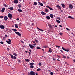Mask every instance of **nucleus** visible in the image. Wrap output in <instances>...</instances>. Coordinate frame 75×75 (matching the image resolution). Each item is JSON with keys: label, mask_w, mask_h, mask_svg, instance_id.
Listing matches in <instances>:
<instances>
[{"label": "nucleus", "mask_w": 75, "mask_h": 75, "mask_svg": "<svg viewBox=\"0 0 75 75\" xmlns=\"http://www.w3.org/2000/svg\"><path fill=\"white\" fill-rule=\"evenodd\" d=\"M8 17L9 18H12L13 17V16L11 14L8 13Z\"/></svg>", "instance_id": "1"}, {"label": "nucleus", "mask_w": 75, "mask_h": 75, "mask_svg": "<svg viewBox=\"0 0 75 75\" xmlns=\"http://www.w3.org/2000/svg\"><path fill=\"white\" fill-rule=\"evenodd\" d=\"M30 75H35V72L33 71H31L30 72Z\"/></svg>", "instance_id": "2"}, {"label": "nucleus", "mask_w": 75, "mask_h": 75, "mask_svg": "<svg viewBox=\"0 0 75 75\" xmlns=\"http://www.w3.org/2000/svg\"><path fill=\"white\" fill-rule=\"evenodd\" d=\"M0 28L1 29H4L5 28V27H4V25H0Z\"/></svg>", "instance_id": "3"}, {"label": "nucleus", "mask_w": 75, "mask_h": 75, "mask_svg": "<svg viewBox=\"0 0 75 75\" xmlns=\"http://www.w3.org/2000/svg\"><path fill=\"white\" fill-rule=\"evenodd\" d=\"M4 19L5 21H7V19H8V17H7V16H4Z\"/></svg>", "instance_id": "4"}, {"label": "nucleus", "mask_w": 75, "mask_h": 75, "mask_svg": "<svg viewBox=\"0 0 75 75\" xmlns=\"http://www.w3.org/2000/svg\"><path fill=\"white\" fill-rule=\"evenodd\" d=\"M69 7L70 8H71V9H72L73 8V6L72 5V4H70L69 5Z\"/></svg>", "instance_id": "5"}, {"label": "nucleus", "mask_w": 75, "mask_h": 75, "mask_svg": "<svg viewBox=\"0 0 75 75\" xmlns=\"http://www.w3.org/2000/svg\"><path fill=\"white\" fill-rule=\"evenodd\" d=\"M13 2L14 3H15L16 4H17V3H18V0H14Z\"/></svg>", "instance_id": "6"}, {"label": "nucleus", "mask_w": 75, "mask_h": 75, "mask_svg": "<svg viewBox=\"0 0 75 75\" xmlns=\"http://www.w3.org/2000/svg\"><path fill=\"white\" fill-rule=\"evenodd\" d=\"M5 10V8H3L1 10V11L2 13H4V12Z\"/></svg>", "instance_id": "7"}, {"label": "nucleus", "mask_w": 75, "mask_h": 75, "mask_svg": "<svg viewBox=\"0 0 75 75\" xmlns=\"http://www.w3.org/2000/svg\"><path fill=\"white\" fill-rule=\"evenodd\" d=\"M45 11L46 13H48L49 12V11L48 9L47 8H45Z\"/></svg>", "instance_id": "8"}, {"label": "nucleus", "mask_w": 75, "mask_h": 75, "mask_svg": "<svg viewBox=\"0 0 75 75\" xmlns=\"http://www.w3.org/2000/svg\"><path fill=\"white\" fill-rule=\"evenodd\" d=\"M48 25L50 28H53L52 26V25H51L50 24H48Z\"/></svg>", "instance_id": "9"}, {"label": "nucleus", "mask_w": 75, "mask_h": 75, "mask_svg": "<svg viewBox=\"0 0 75 75\" xmlns=\"http://www.w3.org/2000/svg\"><path fill=\"white\" fill-rule=\"evenodd\" d=\"M29 46L30 47V48L31 49H33V45H31L30 44H29Z\"/></svg>", "instance_id": "10"}, {"label": "nucleus", "mask_w": 75, "mask_h": 75, "mask_svg": "<svg viewBox=\"0 0 75 75\" xmlns=\"http://www.w3.org/2000/svg\"><path fill=\"white\" fill-rule=\"evenodd\" d=\"M59 9V10H61V8L60 7V6L59 5H57L56 6Z\"/></svg>", "instance_id": "11"}, {"label": "nucleus", "mask_w": 75, "mask_h": 75, "mask_svg": "<svg viewBox=\"0 0 75 75\" xmlns=\"http://www.w3.org/2000/svg\"><path fill=\"white\" fill-rule=\"evenodd\" d=\"M50 16L51 18H54V16H53V15L52 14H50Z\"/></svg>", "instance_id": "12"}, {"label": "nucleus", "mask_w": 75, "mask_h": 75, "mask_svg": "<svg viewBox=\"0 0 75 75\" xmlns=\"http://www.w3.org/2000/svg\"><path fill=\"white\" fill-rule=\"evenodd\" d=\"M38 3H39V4L40 5V6H44L43 4H42L41 2H38Z\"/></svg>", "instance_id": "13"}, {"label": "nucleus", "mask_w": 75, "mask_h": 75, "mask_svg": "<svg viewBox=\"0 0 75 75\" xmlns=\"http://www.w3.org/2000/svg\"><path fill=\"white\" fill-rule=\"evenodd\" d=\"M46 18L47 19V20H50V17L49 16H47L46 17Z\"/></svg>", "instance_id": "14"}, {"label": "nucleus", "mask_w": 75, "mask_h": 75, "mask_svg": "<svg viewBox=\"0 0 75 75\" xmlns=\"http://www.w3.org/2000/svg\"><path fill=\"white\" fill-rule=\"evenodd\" d=\"M41 13L42 14V15H45V14H46V13L43 11L41 12Z\"/></svg>", "instance_id": "15"}, {"label": "nucleus", "mask_w": 75, "mask_h": 75, "mask_svg": "<svg viewBox=\"0 0 75 75\" xmlns=\"http://www.w3.org/2000/svg\"><path fill=\"white\" fill-rule=\"evenodd\" d=\"M52 52V50L50 48H49V52Z\"/></svg>", "instance_id": "16"}, {"label": "nucleus", "mask_w": 75, "mask_h": 75, "mask_svg": "<svg viewBox=\"0 0 75 75\" xmlns=\"http://www.w3.org/2000/svg\"><path fill=\"white\" fill-rule=\"evenodd\" d=\"M61 5L63 7L65 8V4H62Z\"/></svg>", "instance_id": "17"}, {"label": "nucleus", "mask_w": 75, "mask_h": 75, "mask_svg": "<svg viewBox=\"0 0 75 75\" xmlns=\"http://www.w3.org/2000/svg\"><path fill=\"white\" fill-rule=\"evenodd\" d=\"M68 18H71V19H74V18H72L71 16H69Z\"/></svg>", "instance_id": "18"}, {"label": "nucleus", "mask_w": 75, "mask_h": 75, "mask_svg": "<svg viewBox=\"0 0 75 75\" xmlns=\"http://www.w3.org/2000/svg\"><path fill=\"white\" fill-rule=\"evenodd\" d=\"M18 11H19L21 13V12H23V11H22V10H21V9H18Z\"/></svg>", "instance_id": "19"}, {"label": "nucleus", "mask_w": 75, "mask_h": 75, "mask_svg": "<svg viewBox=\"0 0 75 75\" xmlns=\"http://www.w3.org/2000/svg\"><path fill=\"white\" fill-rule=\"evenodd\" d=\"M37 29H38V30H40L41 31H42V32L43 31H44V30H42V29H41L39 28H38V27H37Z\"/></svg>", "instance_id": "20"}, {"label": "nucleus", "mask_w": 75, "mask_h": 75, "mask_svg": "<svg viewBox=\"0 0 75 75\" xmlns=\"http://www.w3.org/2000/svg\"><path fill=\"white\" fill-rule=\"evenodd\" d=\"M25 60L26 61V62H29L30 61V60L29 59H25Z\"/></svg>", "instance_id": "21"}, {"label": "nucleus", "mask_w": 75, "mask_h": 75, "mask_svg": "<svg viewBox=\"0 0 75 75\" xmlns=\"http://www.w3.org/2000/svg\"><path fill=\"white\" fill-rule=\"evenodd\" d=\"M6 42L8 44H11V43H10L8 41V40H6Z\"/></svg>", "instance_id": "22"}, {"label": "nucleus", "mask_w": 75, "mask_h": 75, "mask_svg": "<svg viewBox=\"0 0 75 75\" xmlns=\"http://www.w3.org/2000/svg\"><path fill=\"white\" fill-rule=\"evenodd\" d=\"M34 63H30L29 64V65H30V66H33V65H34Z\"/></svg>", "instance_id": "23"}, {"label": "nucleus", "mask_w": 75, "mask_h": 75, "mask_svg": "<svg viewBox=\"0 0 75 75\" xmlns=\"http://www.w3.org/2000/svg\"><path fill=\"white\" fill-rule=\"evenodd\" d=\"M56 22H57V23H60L61 22V21H60L57 19L56 20Z\"/></svg>", "instance_id": "24"}, {"label": "nucleus", "mask_w": 75, "mask_h": 75, "mask_svg": "<svg viewBox=\"0 0 75 75\" xmlns=\"http://www.w3.org/2000/svg\"><path fill=\"white\" fill-rule=\"evenodd\" d=\"M11 56V58H12V59H13V55H12V54H9Z\"/></svg>", "instance_id": "25"}, {"label": "nucleus", "mask_w": 75, "mask_h": 75, "mask_svg": "<svg viewBox=\"0 0 75 75\" xmlns=\"http://www.w3.org/2000/svg\"><path fill=\"white\" fill-rule=\"evenodd\" d=\"M15 28H18V25H17V24H15Z\"/></svg>", "instance_id": "26"}, {"label": "nucleus", "mask_w": 75, "mask_h": 75, "mask_svg": "<svg viewBox=\"0 0 75 75\" xmlns=\"http://www.w3.org/2000/svg\"><path fill=\"white\" fill-rule=\"evenodd\" d=\"M18 6L19 8H21V7H22V6H21V4H19L18 5Z\"/></svg>", "instance_id": "27"}, {"label": "nucleus", "mask_w": 75, "mask_h": 75, "mask_svg": "<svg viewBox=\"0 0 75 75\" xmlns=\"http://www.w3.org/2000/svg\"><path fill=\"white\" fill-rule=\"evenodd\" d=\"M65 51H67V52H69V49H65Z\"/></svg>", "instance_id": "28"}, {"label": "nucleus", "mask_w": 75, "mask_h": 75, "mask_svg": "<svg viewBox=\"0 0 75 75\" xmlns=\"http://www.w3.org/2000/svg\"><path fill=\"white\" fill-rule=\"evenodd\" d=\"M12 30H13V31H14L15 32L17 31V29H12Z\"/></svg>", "instance_id": "29"}, {"label": "nucleus", "mask_w": 75, "mask_h": 75, "mask_svg": "<svg viewBox=\"0 0 75 75\" xmlns=\"http://www.w3.org/2000/svg\"><path fill=\"white\" fill-rule=\"evenodd\" d=\"M13 59H17V57L15 56H13Z\"/></svg>", "instance_id": "30"}, {"label": "nucleus", "mask_w": 75, "mask_h": 75, "mask_svg": "<svg viewBox=\"0 0 75 75\" xmlns=\"http://www.w3.org/2000/svg\"><path fill=\"white\" fill-rule=\"evenodd\" d=\"M13 55H14L15 56H16V57H17V54H16V53H14L13 54Z\"/></svg>", "instance_id": "31"}, {"label": "nucleus", "mask_w": 75, "mask_h": 75, "mask_svg": "<svg viewBox=\"0 0 75 75\" xmlns=\"http://www.w3.org/2000/svg\"><path fill=\"white\" fill-rule=\"evenodd\" d=\"M10 9L11 10H13V7H11Z\"/></svg>", "instance_id": "32"}, {"label": "nucleus", "mask_w": 75, "mask_h": 75, "mask_svg": "<svg viewBox=\"0 0 75 75\" xmlns=\"http://www.w3.org/2000/svg\"><path fill=\"white\" fill-rule=\"evenodd\" d=\"M34 4L35 6H36L37 4V2H35L34 3Z\"/></svg>", "instance_id": "33"}, {"label": "nucleus", "mask_w": 75, "mask_h": 75, "mask_svg": "<svg viewBox=\"0 0 75 75\" xmlns=\"http://www.w3.org/2000/svg\"><path fill=\"white\" fill-rule=\"evenodd\" d=\"M36 48L37 49H41V48H40V47H36Z\"/></svg>", "instance_id": "34"}, {"label": "nucleus", "mask_w": 75, "mask_h": 75, "mask_svg": "<svg viewBox=\"0 0 75 75\" xmlns=\"http://www.w3.org/2000/svg\"><path fill=\"white\" fill-rule=\"evenodd\" d=\"M41 71V69H40V68H39L38 69H37V71Z\"/></svg>", "instance_id": "35"}, {"label": "nucleus", "mask_w": 75, "mask_h": 75, "mask_svg": "<svg viewBox=\"0 0 75 75\" xmlns=\"http://www.w3.org/2000/svg\"><path fill=\"white\" fill-rule=\"evenodd\" d=\"M30 68H34V66H30Z\"/></svg>", "instance_id": "36"}, {"label": "nucleus", "mask_w": 75, "mask_h": 75, "mask_svg": "<svg viewBox=\"0 0 75 75\" xmlns=\"http://www.w3.org/2000/svg\"><path fill=\"white\" fill-rule=\"evenodd\" d=\"M4 6L5 7H8V6L6 4H4Z\"/></svg>", "instance_id": "37"}, {"label": "nucleus", "mask_w": 75, "mask_h": 75, "mask_svg": "<svg viewBox=\"0 0 75 75\" xmlns=\"http://www.w3.org/2000/svg\"><path fill=\"white\" fill-rule=\"evenodd\" d=\"M8 42H9L10 43H11V40L10 39H8Z\"/></svg>", "instance_id": "38"}, {"label": "nucleus", "mask_w": 75, "mask_h": 75, "mask_svg": "<svg viewBox=\"0 0 75 75\" xmlns=\"http://www.w3.org/2000/svg\"><path fill=\"white\" fill-rule=\"evenodd\" d=\"M18 35H19V37H21V34L20 33H18Z\"/></svg>", "instance_id": "39"}, {"label": "nucleus", "mask_w": 75, "mask_h": 75, "mask_svg": "<svg viewBox=\"0 0 75 75\" xmlns=\"http://www.w3.org/2000/svg\"><path fill=\"white\" fill-rule=\"evenodd\" d=\"M62 56H63V58H66V56L64 55H62Z\"/></svg>", "instance_id": "40"}, {"label": "nucleus", "mask_w": 75, "mask_h": 75, "mask_svg": "<svg viewBox=\"0 0 75 75\" xmlns=\"http://www.w3.org/2000/svg\"><path fill=\"white\" fill-rule=\"evenodd\" d=\"M19 33L18 32H15L16 34H17V35H18V34H19Z\"/></svg>", "instance_id": "41"}, {"label": "nucleus", "mask_w": 75, "mask_h": 75, "mask_svg": "<svg viewBox=\"0 0 75 75\" xmlns=\"http://www.w3.org/2000/svg\"><path fill=\"white\" fill-rule=\"evenodd\" d=\"M50 75H54V73L52 72H51L50 73Z\"/></svg>", "instance_id": "42"}, {"label": "nucleus", "mask_w": 75, "mask_h": 75, "mask_svg": "<svg viewBox=\"0 0 75 75\" xmlns=\"http://www.w3.org/2000/svg\"><path fill=\"white\" fill-rule=\"evenodd\" d=\"M3 16H0V18H3Z\"/></svg>", "instance_id": "43"}, {"label": "nucleus", "mask_w": 75, "mask_h": 75, "mask_svg": "<svg viewBox=\"0 0 75 75\" xmlns=\"http://www.w3.org/2000/svg\"><path fill=\"white\" fill-rule=\"evenodd\" d=\"M38 65L41 66V63H39L38 64Z\"/></svg>", "instance_id": "44"}, {"label": "nucleus", "mask_w": 75, "mask_h": 75, "mask_svg": "<svg viewBox=\"0 0 75 75\" xmlns=\"http://www.w3.org/2000/svg\"><path fill=\"white\" fill-rule=\"evenodd\" d=\"M35 41L36 42H38V40L37 39H35Z\"/></svg>", "instance_id": "45"}, {"label": "nucleus", "mask_w": 75, "mask_h": 75, "mask_svg": "<svg viewBox=\"0 0 75 75\" xmlns=\"http://www.w3.org/2000/svg\"><path fill=\"white\" fill-rule=\"evenodd\" d=\"M49 9L50 10H53V9H52V8H51L50 7V8H49Z\"/></svg>", "instance_id": "46"}, {"label": "nucleus", "mask_w": 75, "mask_h": 75, "mask_svg": "<svg viewBox=\"0 0 75 75\" xmlns=\"http://www.w3.org/2000/svg\"><path fill=\"white\" fill-rule=\"evenodd\" d=\"M62 50H64V51H65L66 49H65V48L63 47H62Z\"/></svg>", "instance_id": "47"}, {"label": "nucleus", "mask_w": 75, "mask_h": 75, "mask_svg": "<svg viewBox=\"0 0 75 75\" xmlns=\"http://www.w3.org/2000/svg\"><path fill=\"white\" fill-rule=\"evenodd\" d=\"M62 33H59V34H60V35H62Z\"/></svg>", "instance_id": "48"}, {"label": "nucleus", "mask_w": 75, "mask_h": 75, "mask_svg": "<svg viewBox=\"0 0 75 75\" xmlns=\"http://www.w3.org/2000/svg\"><path fill=\"white\" fill-rule=\"evenodd\" d=\"M0 43L2 44H4V42H1Z\"/></svg>", "instance_id": "49"}, {"label": "nucleus", "mask_w": 75, "mask_h": 75, "mask_svg": "<svg viewBox=\"0 0 75 75\" xmlns=\"http://www.w3.org/2000/svg\"><path fill=\"white\" fill-rule=\"evenodd\" d=\"M46 7L47 8H48L49 9L50 7V6H46Z\"/></svg>", "instance_id": "50"}, {"label": "nucleus", "mask_w": 75, "mask_h": 75, "mask_svg": "<svg viewBox=\"0 0 75 75\" xmlns=\"http://www.w3.org/2000/svg\"><path fill=\"white\" fill-rule=\"evenodd\" d=\"M22 24V23H20L19 24V25L20 26V25H21Z\"/></svg>", "instance_id": "51"}, {"label": "nucleus", "mask_w": 75, "mask_h": 75, "mask_svg": "<svg viewBox=\"0 0 75 75\" xmlns=\"http://www.w3.org/2000/svg\"><path fill=\"white\" fill-rule=\"evenodd\" d=\"M7 49L8 51H9V50H10L9 48H8V47H7Z\"/></svg>", "instance_id": "52"}, {"label": "nucleus", "mask_w": 75, "mask_h": 75, "mask_svg": "<svg viewBox=\"0 0 75 75\" xmlns=\"http://www.w3.org/2000/svg\"><path fill=\"white\" fill-rule=\"evenodd\" d=\"M3 39L4 40H5V39H6V38L5 37H4L3 38Z\"/></svg>", "instance_id": "53"}, {"label": "nucleus", "mask_w": 75, "mask_h": 75, "mask_svg": "<svg viewBox=\"0 0 75 75\" xmlns=\"http://www.w3.org/2000/svg\"><path fill=\"white\" fill-rule=\"evenodd\" d=\"M56 47H58V48H60V47L59 46H56Z\"/></svg>", "instance_id": "54"}, {"label": "nucleus", "mask_w": 75, "mask_h": 75, "mask_svg": "<svg viewBox=\"0 0 75 75\" xmlns=\"http://www.w3.org/2000/svg\"><path fill=\"white\" fill-rule=\"evenodd\" d=\"M59 27H62V26L61 25H59Z\"/></svg>", "instance_id": "55"}, {"label": "nucleus", "mask_w": 75, "mask_h": 75, "mask_svg": "<svg viewBox=\"0 0 75 75\" xmlns=\"http://www.w3.org/2000/svg\"><path fill=\"white\" fill-rule=\"evenodd\" d=\"M25 52L26 53V54H27V52H28L27 51H25Z\"/></svg>", "instance_id": "56"}, {"label": "nucleus", "mask_w": 75, "mask_h": 75, "mask_svg": "<svg viewBox=\"0 0 75 75\" xmlns=\"http://www.w3.org/2000/svg\"><path fill=\"white\" fill-rule=\"evenodd\" d=\"M53 60L54 61H55V58H53Z\"/></svg>", "instance_id": "57"}, {"label": "nucleus", "mask_w": 75, "mask_h": 75, "mask_svg": "<svg viewBox=\"0 0 75 75\" xmlns=\"http://www.w3.org/2000/svg\"><path fill=\"white\" fill-rule=\"evenodd\" d=\"M58 20H61V18H58Z\"/></svg>", "instance_id": "58"}, {"label": "nucleus", "mask_w": 75, "mask_h": 75, "mask_svg": "<svg viewBox=\"0 0 75 75\" xmlns=\"http://www.w3.org/2000/svg\"><path fill=\"white\" fill-rule=\"evenodd\" d=\"M21 61H20V60H18V62H20Z\"/></svg>", "instance_id": "59"}, {"label": "nucleus", "mask_w": 75, "mask_h": 75, "mask_svg": "<svg viewBox=\"0 0 75 75\" xmlns=\"http://www.w3.org/2000/svg\"><path fill=\"white\" fill-rule=\"evenodd\" d=\"M32 45H34V46L36 45V43H35V44Z\"/></svg>", "instance_id": "60"}, {"label": "nucleus", "mask_w": 75, "mask_h": 75, "mask_svg": "<svg viewBox=\"0 0 75 75\" xmlns=\"http://www.w3.org/2000/svg\"><path fill=\"white\" fill-rule=\"evenodd\" d=\"M66 29L68 30V31L69 30V29H68V28H66Z\"/></svg>", "instance_id": "61"}, {"label": "nucleus", "mask_w": 75, "mask_h": 75, "mask_svg": "<svg viewBox=\"0 0 75 75\" xmlns=\"http://www.w3.org/2000/svg\"><path fill=\"white\" fill-rule=\"evenodd\" d=\"M57 56L58 57H59V58H61V57H60V56H59L58 55H57Z\"/></svg>", "instance_id": "62"}, {"label": "nucleus", "mask_w": 75, "mask_h": 75, "mask_svg": "<svg viewBox=\"0 0 75 75\" xmlns=\"http://www.w3.org/2000/svg\"><path fill=\"white\" fill-rule=\"evenodd\" d=\"M21 42H22L23 44H24V42H23L22 40H21Z\"/></svg>", "instance_id": "63"}, {"label": "nucleus", "mask_w": 75, "mask_h": 75, "mask_svg": "<svg viewBox=\"0 0 75 75\" xmlns=\"http://www.w3.org/2000/svg\"><path fill=\"white\" fill-rule=\"evenodd\" d=\"M16 20H18V21L19 20V18H17L16 19Z\"/></svg>", "instance_id": "64"}]
</instances>
